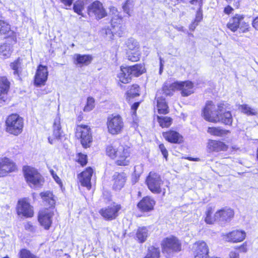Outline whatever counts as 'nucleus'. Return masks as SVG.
Instances as JSON below:
<instances>
[{
	"label": "nucleus",
	"mask_w": 258,
	"mask_h": 258,
	"mask_svg": "<svg viewBox=\"0 0 258 258\" xmlns=\"http://www.w3.org/2000/svg\"><path fill=\"white\" fill-rule=\"evenodd\" d=\"M112 12L113 13L115 12L114 16L111 20V25L113 31L110 32L111 31L110 30H108V32L106 31L107 35L109 33L108 38L110 39L113 38V34L112 33H117L119 36H120L124 29V26L122 24V19L118 16V12L114 8H113Z\"/></svg>",
	"instance_id": "8"
},
{
	"label": "nucleus",
	"mask_w": 258,
	"mask_h": 258,
	"mask_svg": "<svg viewBox=\"0 0 258 258\" xmlns=\"http://www.w3.org/2000/svg\"><path fill=\"white\" fill-rule=\"evenodd\" d=\"M164 138L168 142L180 144L183 142V137L177 132L170 130L162 133Z\"/></svg>",
	"instance_id": "23"
},
{
	"label": "nucleus",
	"mask_w": 258,
	"mask_h": 258,
	"mask_svg": "<svg viewBox=\"0 0 258 258\" xmlns=\"http://www.w3.org/2000/svg\"><path fill=\"white\" fill-rule=\"evenodd\" d=\"M160 249L154 246H150L148 248V252L144 258H159Z\"/></svg>",
	"instance_id": "40"
},
{
	"label": "nucleus",
	"mask_w": 258,
	"mask_h": 258,
	"mask_svg": "<svg viewBox=\"0 0 258 258\" xmlns=\"http://www.w3.org/2000/svg\"><path fill=\"white\" fill-rule=\"evenodd\" d=\"M78 162L80 163L82 166L86 165L87 162V155L81 153L78 154Z\"/></svg>",
	"instance_id": "55"
},
{
	"label": "nucleus",
	"mask_w": 258,
	"mask_h": 258,
	"mask_svg": "<svg viewBox=\"0 0 258 258\" xmlns=\"http://www.w3.org/2000/svg\"><path fill=\"white\" fill-rule=\"evenodd\" d=\"M224 106V103L220 102L215 105L212 101H208L203 110L202 116L209 122H219L220 114L223 111Z\"/></svg>",
	"instance_id": "1"
},
{
	"label": "nucleus",
	"mask_w": 258,
	"mask_h": 258,
	"mask_svg": "<svg viewBox=\"0 0 258 258\" xmlns=\"http://www.w3.org/2000/svg\"><path fill=\"white\" fill-rule=\"evenodd\" d=\"M143 171V165L140 164L139 165H137L134 167V173L135 176L136 177L135 182H137L141 174V173Z\"/></svg>",
	"instance_id": "53"
},
{
	"label": "nucleus",
	"mask_w": 258,
	"mask_h": 258,
	"mask_svg": "<svg viewBox=\"0 0 258 258\" xmlns=\"http://www.w3.org/2000/svg\"><path fill=\"white\" fill-rule=\"evenodd\" d=\"M13 33L10 29V26L4 21L0 20V34L10 36Z\"/></svg>",
	"instance_id": "38"
},
{
	"label": "nucleus",
	"mask_w": 258,
	"mask_h": 258,
	"mask_svg": "<svg viewBox=\"0 0 258 258\" xmlns=\"http://www.w3.org/2000/svg\"><path fill=\"white\" fill-rule=\"evenodd\" d=\"M252 27L256 30H258V17H255L252 23Z\"/></svg>",
	"instance_id": "61"
},
{
	"label": "nucleus",
	"mask_w": 258,
	"mask_h": 258,
	"mask_svg": "<svg viewBox=\"0 0 258 258\" xmlns=\"http://www.w3.org/2000/svg\"><path fill=\"white\" fill-rule=\"evenodd\" d=\"M236 248L240 250V251L242 252H246L247 250L246 247V244L245 243H243L242 245L238 247L237 246Z\"/></svg>",
	"instance_id": "59"
},
{
	"label": "nucleus",
	"mask_w": 258,
	"mask_h": 258,
	"mask_svg": "<svg viewBox=\"0 0 258 258\" xmlns=\"http://www.w3.org/2000/svg\"><path fill=\"white\" fill-rule=\"evenodd\" d=\"M20 258H35V256L32 254L30 251L23 249L20 252Z\"/></svg>",
	"instance_id": "54"
},
{
	"label": "nucleus",
	"mask_w": 258,
	"mask_h": 258,
	"mask_svg": "<svg viewBox=\"0 0 258 258\" xmlns=\"http://www.w3.org/2000/svg\"><path fill=\"white\" fill-rule=\"evenodd\" d=\"M207 132L211 135L223 137L230 133L229 130L223 129L221 127H209Z\"/></svg>",
	"instance_id": "31"
},
{
	"label": "nucleus",
	"mask_w": 258,
	"mask_h": 258,
	"mask_svg": "<svg viewBox=\"0 0 258 258\" xmlns=\"http://www.w3.org/2000/svg\"><path fill=\"white\" fill-rule=\"evenodd\" d=\"M157 121L162 127H168L171 124L172 119L168 116H157Z\"/></svg>",
	"instance_id": "43"
},
{
	"label": "nucleus",
	"mask_w": 258,
	"mask_h": 258,
	"mask_svg": "<svg viewBox=\"0 0 258 258\" xmlns=\"http://www.w3.org/2000/svg\"><path fill=\"white\" fill-rule=\"evenodd\" d=\"M207 148L209 152H218L227 151L228 146L222 142L210 140L208 142Z\"/></svg>",
	"instance_id": "20"
},
{
	"label": "nucleus",
	"mask_w": 258,
	"mask_h": 258,
	"mask_svg": "<svg viewBox=\"0 0 258 258\" xmlns=\"http://www.w3.org/2000/svg\"><path fill=\"white\" fill-rule=\"evenodd\" d=\"M212 210L211 208H208L206 213V217L205 218V221L207 224H212L215 221H218V219L216 218V213L214 216H212Z\"/></svg>",
	"instance_id": "45"
},
{
	"label": "nucleus",
	"mask_w": 258,
	"mask_h": 258,
	"mask_svg": "<svg viewBox=\"0 0 258 258\" xmlns=\"http://www.w3.org/2000/svg\"><path fill=\"white\" fill-rule=\"evenodd\" d=\"M54 215L53 208H45L40 210L38 214V221L46 230L49 229L52 224V218Z\"/></svg>",
	"instance_id": "9"
},
{
	"label": "nucleus",
	"mask_w": 258,
	"mask_h": 258,
	"mask_svg": "<svg viewBox=\"0 0 258 258\" xmlns=\"http://www.w3.org/2000/svg\"><path fill=\"white\" fill-rule=\"evenodd\" d=\"M40 195L45 205L49 206V208H52L54 206L55 200L52 192L47 191L40 193Z\"/></svg>",
	"instance_id": "29"
},
{
	"label": "nucleus",
	"mask_w": 258,
	"mask_h": 258,
	"mask_svg": "<svg viewBox=\"0 0 258 258\" xmlns=\"http://www.w3.org/2000/svg\"><path fill=\"white\" fill-rule=\"evenodd\" d=\"M190 3L192 5H198L199 6V10L197 12L195 19V21L199 23L203 19V14L201 10L202 5V0H191Z\"/></svg>",
	"instance_id": "42"
},
{
	"label": "nucleus",
	"mask_w": 258,
	"mask_h": 258,
	"mask_svg": "<svg viewBox=\"0 0 258 258\" xmlns=\"http://www.w3.org/2000/svg\"><path fill=\"white\" fill-rule=\"evenodd\" d=\"M12 48L10 44L4 43L0 45V57L3 58L9 57L12 52Z\"/></svg>",
	"instance_id": "35"
},
{
	"label": "nucleus",
	"mask_w": 258,
	"mask_h": 258,
	"mask_svg": "<svg viewBox=\"0 0 258 258\" xmlns=\"http://www.w3.org/2000/svg\"><path fill=\"white\" fill-rule=\"evenodd\" d=\"M241 111L248 115H255L257 114V110L251 108L246 104L241 105L240 107Z\"/></svg>",
	"instance_id": "47"
},
{
	"label": "nucleus",
	"mask_w": 258,
	"mask_h": 258,
	"mask_svg": "<svg viewBox=\"0 0 258 258\" xmlns=\"http://www.w3.org/2000/svg\"><path fill=\"white\" fill-rule=\"evenodd\" d=\"M140 54L139 50L126 51V56L128 59L133 62L137 61L139 60Z\"/></svg>",
	"instance_id": "46"
},
{
	"label": "nucleus",
	"mask_w": 258,
	"mask_h": 258,
	"mask_svg": "<svg viewBox=\"0 0 258 258\" xmlns=\"http://www.w3.org/2000/svg\"><path fill=\"white\" fill-rule=\"evenodd\" d=\"M76 131V136L80 138L82 146L85 148L89 147L92 140L90 128L86 125H79Z\"/></svg>",
	"instance_id": "6"
},
{
	"label": "nucleus",
	"mask_w": 258,
	"mask_h": 258,
	"mask_svg": "<svg viewBox=\"0 0 258 258\" xmlns=\"http://www.w3.org/2000/svg\"><path fill=\"white\" fill-rule=\"evenodd\" d=\"M84 5L85 4L83 1L78 0L74 3L73 9L78 15H82V11L84 9Z\"/></svg>",
	"instance_id": "49"
},
{
	"label": "nucleus",
	"mask_w": 258,
	"mask_h": 258,
	"mask_svg": "<svg viewBox=\"0 0 258 258\" xmlns=\"http://www.w3.org/2000/svg\"><path fill=\"white\" fill-rule=\"evenodd\" d=\"M25 228L26 230L31 232H34L35 231V227L30 222H27L25 224Z\"/></svg>",
	"instance_id": "58"
},
{
	"label": "nucleus",
	"mask_w": 258,
	"mask_h": 258,
	"mask_svg": "<svg viewBox=\"0 0 258 258\" xmlns=\"http://www.w3.org/2000/svg\"><path fill=\"white\" fill-rule=\"evenodd\" d=\"M74 63L80 67L87 66L92 60V57L90 55H81L75 54L74 56Z\"/></svg>",
	"instance_id": "27"
},
{
	"label": "nucleus",
	"mask_w": 258,
	"mask_h": 258,
	"mask_svg": "<svg viewBox=\"0 0 258 258\" xmlns=\"http://www.w3.org/2000/svg\"><path fill=\"white\" fill-rule=\"evenodd\" d=\"M6 131L12 135L18 136L23 131L24 120L17 114L9 115L6 121Z\"/></svg>",
	"instance_id": "2"
},
{
	"label": "nucleus",
	"mask_w": 258,
	"mask_h": 258,
	"mask_svg": "<svg viewBox=\"0 0 258 258\" xmlns=\"http://www.w3.org/2000/svg\"><path fill=\"white\" fill-rule=\"evenodd\" d=\"M243 19V16L240 15H236L230 20L227 26L233 32H235L238 28L241 21Z\"/></svg>",
	"instance_id": "30"
},
{
	"label": "nucleus",
	"mask_w": 258,
	"mask_h": 258,
	"mask_svg": "<svg viewBox=\"0 0 258 258\" xmlns=\"http://www.w3.org/2000/svg\"><path fill=\"white\" fill-rule=\"evenodd\" d=\"M118 144V142H114L106 147V154L112 159H115V157H116Z\"/></svg>",
	"instance_id": "36"
},
{
	"label": "nucleus",
	"mask_w": 258,
	"mask_h": 258,
	"mask_svg": "<svg viewBox=\"0 0 258 258\" xmlns=\"http://www.w3.org/2000/svg\"><path fill=\"white\" fill-rule=\"evenodd\" d=\"M17 212L18 215L27 218L32 217L34 215L33 207L26 199H22L18 201Z\"/></svg>",
	"instance_id": "11"
},
{
	"label": "nucleus",
	"mask_w": 258,
	"mask_h": 258,
	"mask_svg": "<svg viewBox=\"0 0 258 258\" xmlns=\"http://www.w3.org/2000/svg\"><path fill=\"white\" fill-rule=\"evenodd\" d=\"M62 133L60 124V118L59 116H57L55 118L53 124L52 136L48 138V142L50 144H54L56 141L60 139Z\"/></svg>",
	"instance_id": "18"
},
{
	"label": "nucleus",
	"mask_w": 258,
	"mask_h": 258,
	"mask_svg": "<svg viewBox=\"0 0 258 258\" xmlns=\"http://www.w3.org/2000/svg\"><path fill=\"white\" fill-rule=\"evenodd\" d=\"M93 173V170L92 168L88 167L78 176V178L81 185L86 187L88 189H90L91 187V178Z\"/></svg>",
	"instance_id": "21"
},
{
	"label": "nucleus",
	"mask_w": 258,
	"mask_h": 258,
	"mask_svg": "<svg viewBox=\"0 0 258 258\" xmlns=\"http://www.w3.org/2000/svg\"><path fill=\"white\" fill-rule=\"evenodd\" d=\"M229 258H239V253L235 251H231L229 253Z\"/></svg>",
	"instance_id": "64"
},
{
	"label": "nucleus",
	"mask_w": 258,
	"mask_h": 258,
	"mask_svg": "<svg viewBox=\"0 0 258 258\" xmlns=\"http://www.w3.org/2000/svg\"><path fill=\"white\" fill-rule=\"evenodd\" d=\"M148 188L153 193L159 194L161 192V186L163 184L160 176L154 172H150L146 180Z\"/></svg>",
	"instance_id": "5"
},
{
	"label": "nucleus",
	"mask_w": 258,
	"mask_h": 258,
	"mask_svg": "<svg viewBox=\"0 0 258 258\" xmlns=\"http://www.w3.org/2000/svg\"><path fill=\"white\" fill-rule=\"evenodd\" d=\"M128 67L121 66L119 72L117 74V79L119 82L123 84L128 83L131 80V75Z\"/></svg>",
	"instance_id": "25"
},
{
	"label": "nucleus",
	"mask_w": 258,
	"mask_h": 258,
	"mask_svg": "<svg viewBox=\"0 0 258 258\" xmlns=\"http://www.w3.org/2000/svg\"><path fill=\"white\" fill-rule=\"evenodd\" d=\"M139 104H140L139 102H135V103H134V104L132 106V107H131L133 118L134 119L133 125L135 128L137 127V126H138L137 120L136 119H135L134 117L136 116V110H137V108H138Z\"/></svg>",
	"instance_id": "52"
},
{
	"label": "nucleus",
	"mask_w": 258,
	"mask_h": 258,
	"mask_svg": "<svg viewBox=\"0 0 258 258\" xmlns=\"http://www.w3.org/2000/svg\"><path fill=\"white\" fill-rule=\"evenodd\" d=\"M21 61L22 60L19 58L10 64L11 68L14 71V75L18 77L19 76V73L20 72Z\"/></svg>",
	"instance_id": "44"
},
{
	"label": "nucleus",
	"mask_w": 258,
	"mask_h": 258,
	"mask_svg": "<svg viewBox=\"0 0 258 258\" xmlns=\"http://www.w3.org/2000/svg\"><path fill=\"white\" fill-rule=\"evenodd\" d=\"M134 1L133 0H127L123 6V9L125 13L127 14L129 16L131 15V13L133 11L134 8Z\"/></svg>",
	"instance_id": "51"
},
{
	"label": "nucleus",
	"mask_w": 258,
	"mask_h": 258,
	"mask_svg": "<svg viewBox=\"0 0 258 258\" xmlns=\"http://www.w3.org/2000/svg\"><path fill=\"white\" fill-rule=\"evenodd\" d=\"M155 202L149 197L144 198L138 204V208L143 212H147L153 209Z\"/></svg>",
	"instance_id": "24"
},
{
	"label": "nucleus",
	"mask_w": 258,
	"mask_h": 258,
	"mask_svg": "<svg viewBox=\"0 0 258 258\" xmlns=\"http://www.w3.org/2000/svg\"><path fill=\"white\" fill-rule=\"evenodd\" d=\"M47 67L41 64L38 66L34 78V84L37 87L43 86L47 80Z\"/></svg>",
	"instance_id": "15"
},
{
	"label": "nucleus",
	"mask_w": 258,
	"mask_h": 258,
	"mask_svg": "<svg viewBox=\"0 0 258 258\" xmlns=\"http://www.w3.org/2000/svg\"><path fill=\"white\" fill-rule=\"evenodd\" d=\"M66 6L70 7L74 0H60Z\"/></svg>",
	"instance_id": "62"
},
{
	"label": "nucleus",
	"mask_w": 258,
	"mask_h": 258,
	"mask_svg": "<svg viewBox=\"0 0 258 258\" xmlns=\"http://www.w3.org/2000/svg\"><path fill=\"white\" fill-rule=\"evenodd\" d=\"M8 92L0 90V105L4 104L7 99Z\"/></svg>",
	"instance_id": "57"
},
{
	"label": "nucleus",
	"mask_w": 258,
	"mask_h": 258,
	"mask_svg": "<svg viewBox=\"0 0 258 258\" xmlns=\"http://www.w3.org/2000/svg\"><path fill=\"white\" fill-rule=\"evenodd\" d=\"M16 170L17 166L11 159L6 157L0 158V177H5Z\"/></svg>",
	"instance_id": "12"
},
{
	"label": "nucleus",
	"mask_w": 258,
	"mask_h": 258,
	"mask_svg": "<svg viewBox=\"0 0 258 258\" xmlns=\"http://www.w3.org/2000/svg\"><path fill=\"white\" fill-rule=\"evenodd\" d=\"M113 187L115 190H120L124 185L126 181V175L124 173L116 172L113 176Z\"/></svg>",
	"instance_id": "26"
},
{
	"label": "nucleus",
	"mask_w": 258,
	"mask_h": 258,
	"mask_svg": "<svg viewBox=\"0 0 258 258\" xmlns=\"http://www.w3.org/2000/svg\"><path fill=\"white\" fill-rule=\"evenodd\" d=\"M121 208L120 205L113 203L110 206L101 209L100 213L105 219L111 220L115 219L118 216V212Z\"/></svg>",
	"instance_id": "14"
},
{
	"label": "nucleus",
	"mask_w": 258,
	"mask_h": 258,
	"mask_svg": "<svg viewBox=\"0 0 258 258\" xmlns=\"http://www.w3.org/2000/svg\"><path fill=\"white\" fill-rule=\"evenodd\" d=\"M232 122L233 117L230 111H227L223 113L222 112H221L219 122L230 126L232 125Z\"/></svg>",
	"instance_id": "32"
},
{
	"label": "nucleus",
	"mask_w": 258,
	"mask_h": 258,
	"mask_svg": "<svg viewBox=\"0 0 258 258\" xmlns=\"http://www.w3.org/2000/svg\"><path fill=\"white\" fill-rule=\"evenodd\" d=\"M88 14L90 16H95L97 19H102L107 15L102 4L99 1H95L88 6Z\"/></svg>",
	"instance_id": "10"
},
{
	"label": "nucleus",
	"mask_w": 258,
	"mask_h": 258,
	"mask_svg": "<svg viewBox=\"0 0 258 258\" xmlns=\"http://www.w3.org/2000/svg\"><path fill=\"white\" fill-rule=\"evenodd\" d=\"M126 46L127 47L126 51L131 50V51H136L139 50V44L138 41L133 39L130 38L126 42Z\"/></svg>",
	"instance_id": "39"
},
{
	"label": "nucleus",
	"mask_w": 258,
	"mask_h": 258,
	"mask_svg": "<svg viewBox=\"0 0 258 258\" xmlns=\"http://www.w3.org/2000/svg\"><path fill=\"white\" fill-rule=\"evenodd\" d=\"M149 231L145 227H139L136 232V238L140 243L144 242L149 236Z\"/></svg>",
	"instance_id": "34"
},
{
	"label": "nucleus",
	"mask_w": 258,
	"mask_h": 258,
	"mask_svg": "<svg viewBox=\"0 0 258 258\" xmlns=\"http://www.w3.org/2000/svg\"><path fill=\"white\" fill-rule=\"evenodd\" d=\"M160 60V69H159V74L161 75L162 73L163 70V67L164 63V60L161 57H159Z\"/></svg>",
	"instance_id": "60"
},
{
	"label": "nucleus",
	"mask_w": 258,
	"mask_h": 258,
	"mask_svg": "<svg viewBox=\"0 0 258 258\" xmlns=\"http://www.w3.org/2000/svg\"><path fill=\"white\" fill-rule=\"evenodd\" d=\"M127 99L130 100L140 95L139 86L138 85H134L126 93Z\"/></svg>",
	"instance_id": "41"
},
{
	"label": "nucleus",
	"mask_w": 258,
	"mask_h": 258,
	"mask_svg": "<svg viewBox=\"0 0 258 258\" xmlns=\"http://www.w3.org/2000/svg\"><path fill=\"white\" fill-rule=\"evenodd\" d=\"M177 90L180 91L182 96L187 97L194 92V85L190 81L177 82Z\"/></svg>",
	"instance_id": "22"
},
{
	"label": "nucleus",
	"mask_w": 258,
	"mask_h": 258,
	"mask_svg": "<svg viewBox=\"0 0 258 258\" xmlns=\"http://www.w3.org/2000/svg\"><path fill=\"white\" fill-rule=\"evenodd\" d=\"M95 106V99L92 97H88L87 99V102L83 108L84 112H88L92 110Z\"/></svg>",
	"instance_id": "48"
},
{
	"label": "nucleus",
	"mask_w": 258,
	"mask_h": 258,
	"mask_svg": "<svg viewBox=\"0 0 258 258\" xmlns=\"http://www.w3.org/2000/svg\"><path fill=\"white\" fill-rule=\"evenodd\" d=\"M106 125L108 132L110 134L116 135L122 133L124 128V122L119 115L112 114L107 117Z\"/></svg>",
	"instance_id": "3"
},
{
	"label": "nucleus",
	"mask_w": 258,
	"mask_h": 258,
	"mask_svg": "<svg viewBox=\"0 0 258 258\" xmlns=\"http://www.w3.org/2000/svg\"><path fill=\"white\" fill-rule=\"evenodd\" d=\"M159 148L164 158L166 159V160H167L168 153L164 144H160L159 146Z\"/></svg>",
	"instance_id": "56"
},
{
	"label": "nucleus",
	"mask_w": 258,
	"mask_h": 258,
	"mask_svg": "<svg viewBox=\"0 0 258 258\" xmlns=\"http://www.w3.org/2000/svg\"><path fill=\"white\" fill-rule=\"evenodd\" d=\"M24 174L27 183L31 187H34L41 184L43 178L35 168L26 166L23 168Z\"/></svg>",
	"instance_id": "4"
},
{
	"label": "nucleus",
	"mask_w": 258,
	"mask_h": 258,
	"mask_svg": "<svg viewBox=\"0 0 258 258\" xmlns=\"http://www.w3.org/2000/svg\"><path fill=\"white\" fill-rule=\"evenodd\" d=\"M159 93L158 92L156 95L157 103V107L158 113L163 114H167L169 112L167 104L165 100V98H163L162 97L159 96Z\"/></svg>",
	"instance_id": "28"
},
{
	"label": "nucleus",
	"mask_w": 258,
	"mask_h": 258,
	"mask_svg": "<svg viewBox=\"0 0 258 258\" xmlns=\"http://www.w3.org/2000/svg\"><path fill=\"white\" fill-rule=\"evenodd\" d=\"M233 9L231 7L228 6L225 8L224 12L225 14L228 15L230 14L233 11Z\"/></svg>",
	"instance_id": "63"
},
{
	"label": "nucleus",
	"mask_w": 258,
	"mask_h": 258,
	"mask_svg": "<svg viewBox=\"0 0 258 258\" xmlns=\"http://www.w3.org/2000/svg\"><path fill=\"white\" fill-rule=\"evenodd\" d=\"M10 83L5 77H0V90L8 92L10 88Z\"/></svg>",
	"instance_id": "50"
},
{
	"label": "nucleus",
	"mask_w": 258,
	"mask_h": 258,
	"mask_svg": "<svg viewBox=\"0 0 258 258\" xmlns=\"http://www.w3.org/2000/svg\"><path fill=\"white\" fill-rule=\"evenodd\" d=\"M234 215V211L229 208H224L216 212V218L218 221L228 222L230 221Z\"/></svg>",
	"instance_id": "19"
},
{
	"label": "nucleus",
	"mask_w": 258,
	"mask_h": 258,
	"mask_svg": "<svg viewBox=\"0 0 258 258\" xmlns=\"http://www.w3.org/2000/svg\"><path fill=\"white\" fill-rule=\"evenodd\" d=\"M162 248L166 251H179L181 249V243L178 239L174 236L167 237L162 243Z\"/></svg>",
	"instance_id": "13"
},
{
	"label": "nucleus",
	"mask_w": 258,
	"mask_h": 258,
	"mask_svg": "<svg viewBox=\"0 0 258 258\" xmlns=\"http://www.w3.org/2000/svg\"><path fill=\"white\" fill-rule=\"evenodd\" d=\"M224 240L229 242L237 243L242 241L246 237L244 231L235 230L222 235Z\"/></svg>",
	"instance_id": "16"
},
{
	"label": "nucleus",
	"mask_w": 258,
	"mask_h": 258,
	"mask_svg": "<svg viewBox=\"0 0 258 258\" xmlns=\"http://www.w3.org/2000/svg\"><path fill=\"white\" fill-rule=\"evenodd\" d=\"M194 258H207L209 249L206 243L203 241H199L192 246Z\"/></svg>",
	"instance_id": "17"
},
{
	"label": "nucleus",
	"mask_w": 258,
	"mask_h": 258,
	"mask_svg": "<svg viewBox=\"0 0 258 258\" xmlns=\"http://www.w3.org/2000/svg\"><path fill=\"white\" fill-rule=\"evenodd\" d=\"M130 73L132 76L138 77L144 73V67L141 64H136L132 67H128Z\"/></svg>",
	"instance_id": "37"
},
{
	"label": "nucleus",
	"mask_w": 258,
	"mask_h": 258,
	"mask_svg": "<svg viewBox=\"0 0 258 258\" xmlns=\"http://www.w3.org/2000/svg\"><path fill=\"white\" fill-rule=\"evenodd\" d=\"M177 87H179L177 85V82L173 83L166 82L163 87L162 91L165 95L171 96L173 95L175 90H177Z\"/></svg>",
	"instance_id": "33"
},
{
	"label": "nucleus",
	"mask_w": 258,
	"mask_h": 258,
	"mask_svg": "<svg viewBox=\"0 0 258 258\" xmlns=\"http://www.w3.org/2000/svg\"><path fill=\"white\" fill-rule=\"evenodd\" d=\"M117 147L116 157H115V159H116V163L120 166L128 165L130 162V147L126 145L121 144L119 142Z\"/></svg>",
	"instance_id": "7"
}]
</instances>
